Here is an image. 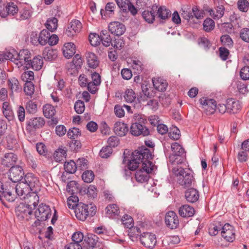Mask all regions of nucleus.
<instances>
[{
  "label": "nucleus",
  "instance_id": "obj_41",
  "mask_svg": "<svg viewBox=\"0 0 249 249\" xmlns=\"http://www.w3.org/2000/svg\"><path fill=\"white\" fill-rule=\"evenodd\" d=\"M82 65V60L81 56L79 54H77L73 58L72 62L68 64L67 67L68 69L71 68V69H74L76 70H77L81 68Z\"/></svg>",
  "mask_w": 249,
  "mask_h": 249
},
{
  "label": "nucleus",
  "instance_id": "obj_12",
  "mask_svg": "<svg viewBox=\"0 0 249 249\" xmlns=\"http://www.w3.org/2000/svg\"><path fill=\"white\" fill-rule=\"evenodd\" d=\"M204 11L209 14V15L214 19H220L224 15L225 7L222 5H219L215 7L213 9L208 6L203 7Z\"/></svg>",
  "mask_w": 249,
  "mask_h": 249
},
{
  "label": "nucleus",
  "instance_id": "obj_27",
  "mask_svg": "<svg viewBox=\"0 0 249 249\" xmlns=\"http://www.w3.org/2000/svg\"><path fill=\"white\" fill-rule=\"evenodd\" d=\"M122 224L126 228H128L131 231H135L140 233V229L138 227H134V221L132 217L127 214L124 215L122 218Z\"/></svg>",
  "mask_w": 249,
  "mask_h": 249
},
{
  "label": "nucleus",
  "instance_id": "obj_54",
  "mask_svg": "<svg viewBox=\"0 0 249 249\" xmlns=\"http://www.w3.org/2000/svg\"><path fill=\"white\" fill-rule=\"evenodd\" d=\"M78 202V198L76 196H71L67 200V205L69 208L74 209L75 207H77V205L79 204L77 203Z\"/></svg>",
  "mask_w": 249,
  "mask_h": 249
},
{
  "label": "nucleus",
  "instance_id": "obj_20",
  "mask_svg": "<svg viewBox=\"0 0 249 249\" xmlns=\"http://www.w3.org/2000/svg\"><path fill=\"white\" fill-rule=\"evenodd\" d=\"M84 241L87 245V249H93L94 248L99 247L102 243L99 238L96 235L93 234H88L85 238Z\"/></svg>",
  "mask_w": 249,
  "mask_h": 249
},
{
  "label": "nucleus",
  "instance_id": "obj_53",
  "mask_svg": "<svg viewBox=\"0 0 249 249\" xmlns=\"http://www.w3.org/2000/svg\"><path fill=\"white\" fill-rule=\"evenodd\" d=\"M67 135L69 138L74 140L81 135V132L78 128L73 127L68 130Z\"/></svg>",
  "mask_w": 249,
  "mask_h": 249
},
{
  "label": "nucleus",
  "instance_id": "obj_32",
  "mask_svg": "<svg viewBox=\"0 0 249 249\" xmlns=\"http://www.w3.org/2000/svg\"><path fill=\"white\" fill-rule=\"evenodd\" d=\"M67 148L62 146L56 149L53 154V157L57 162L61 161L67 157Z\"/></svg>",
  "mask_w": 249,
  "mask_h": 249
},
{
  "label": "nucleus",
  "instance_id": "obj_23",
  "mask_svg": "<svg viewBox=\"0 0 249 249\" xmlns=\"http://www.w3.org/2000/svg\"><path fill=\"white\" fill-rule=\"evenodd\" d=\"M158 6L156 5H153L151 8L144 10L142 13V16L144 20L149 23H153L155 20V12L157 11Z\"/></svg>",
  "mask_w": 249,
  "mask_h": 249
},
{
  "label": "nucleus",
  "instance_id": "obj_10",
  "mask_svg": "<svg viewBox=\"0 0 249 249\" xmlns=\"http://www.w3.org/2000/svg\"><path fill=\"white\" fill-rule=\"evenodd\" d=\"M130 133L135 136L142 135L146 136L149 134V130L145 125L135 122L131 124L130 128Z\"/></svg>",
  "mask_w": 249,
  "mask_h": 249
},
{
  "label": "nucleus",
  "instance_id": "obj_18",
  "mask_svg": "<svg viewBox=\"0 0 249 249\" xmlns=\"http://www.w3.org/2000/svg\"><path fill=\"white\" fill-rule=\"evenodd\" d=\"M70 25L65 32L67 36L70 37H72L79 33L82 28V23L77 19L71 20Z\"/></svg>",
  "mask_w": 249,
  "mask_h": 249
},
{
  "label": "nucleus",
  "instance_id": "obj_21",
  "mask_svg": "<svg viewBox=\"0 0 249 249\" xmlns=\"http://www.w3.org/2000/svg\"><path fill=\"white\" fill-rule=\"evenodd\" d=\"M108 29L112 34L117 36H120L124 33L125 27L123 23L114 21L110 23L108 25Z\"/></svg>",
  "mask_w": 249,
  "mask_h": 249
},
{
  "label": "nucleus",
  "instance_id": "obj_31",
  "mask_svg": "<svg viewBox=\"0 0 249 249\" xmlns=\"http://www.w3.org/2000/svg\"><path fill=\"white\" fill-rule=\"evenodd\" d=\"M178 213L182 217H191L194 215L195 210L192 207L188 205H184L179 208Z\"/></svg>",
  "mask_w": 249,
  "mask_h": 249
},
{
  "label": "nucleus",
  "instance_id": "obj_24",
  "mask_svg": "<svg viewBox=\"0 0 249 249\" xmlns=\"http://www.w3.org/2000/svg\"><path fill=\"white\" fill-rule=\"evenodd\" d=\"M18 160L17 156L13 153H6L4 157L1 159V162L2 165L6 167H10L16 163Z\"/></svg>",
  "mask_w": 249,
  "mask_h": 249
},
{
  "label": "nucleus",
  "instance_id": "obj_63",
  "mask_svg": "<svg viewBox=\"0 0 249 249\" xmlns=\"http://www.w3.org/2000/svg\"><path fill=\"white\" fill-rule=\"evenodd\" d=\"M21 77L25 82L31 81L34 79V74L32 71H27L22 74Z\"/></svg>",
  "mask_w": 249,
  "mask_h": 249
},
{
  "label": "nucleus",
  "instance_id": "obj_40",
  "mask_svg": "<svg viewBox=\"0 0 249 249\" xmlns=\"http://www.w3.org/2000/svg\"><path fill=\"white\" fill-rule=\"evenodd\" d=\"M101 41L105 47H108L111 44L112 42V38H111L109 32L107 30L102 31L101 34Z\"/></svg>",
  "mask_w": 249,
  "mask_h": 249
},
{
  "label": "nucleus",
  "instance_id": "obj_55",
  "mask_svg": "<svg viewBox=\"0 0 249 249\" xmlns=\"http://www.w3.org/2000/svg\"><path fill=\"white\" fill-rule=\"evenodd\" d=\"M6 10L9 15L13 16L18 12V6L13 2L8 3L6 6Z\"/></svg>",
  "mask_w": 249,
  "mask_h": 249
},
{
  "label": "nucleus",
  "instance_id": "obj_26",
  "mask_svg": "<svg viewBox=\"0 0 249 249\" xmlns=\"http://www.w3.org/2000/svg\"><path fill=\"white\" fill-rule=\"evenodd\" d=\"M228 112L230 113H236L241 108V105L239 101L230 98L227 99Z\"/></svg>",
  "mask_w": 249,
  "mask_h": 249
},
{
  "label": "nucleus",
  "instance_id": "obj_11",
  "mask_svg": "<svg viewBox=\"0 0 249 249\" xmlns=\"http://www.w3.org/2000/svg\"><path fill=\"white\" fill-rule=\"evenodd\" d=\"M202 108L207 115L213 114L216 108V101L212 99L201 98L199 100Z\"/></svg>",
  "mask_w": 249,
  "mask_h": 249
},
{
  "label": "nucleus",
  "instance_id": "obj_17",
  "mask_svg": "<svg viewBox=\"0 0 249 249\" xmlns=\"http://www.w3.org/2000/svg\"><path fill=\"white\" fill-rule=\"evenodd\" d=\"M222 236L228 242H232L235 239V231L233 227L229 224L222 226Z\"/></svg>",
  "mask_w": 249,
  "mask_h": 249
},
{
  "label": "nucleus",
  "instance_id": "obj_22",
  "mask_svg": "<svg viewBox=\"0 0 249 249\" xmlns=\"http://www.w3.org/2000/svg\"><path fill=\"white\" fill-rule=\"evenodd\" d=\"M43 64L42 57L39 55L36 56L32 60L30 59L29 62L26 63L27 69L32 68L35 71H38L41 69Z\"/></svg>",
  "mask_w": 249,
  "mask_h": 249
},
{
  "label": "nucleus",
  "instance_id": "obj_44",
  "mask_svg": "<svg viewBox=\"0 0 249 249\" xmlns=\"http://www.w3.org/2000/svg\"><path fill=\"white\" fill-rule=\"evenodd\" d=\"M116 6L114 3L108 2L106 6L105 10L101 9V14L102 15L104 14L105 16H110L114 14V9Z\"/></svg>",
  "mask_w": 249,
  "mask_h": 249
},
{
  "label": "nucleus",
  "instance_id": "obj_42",
  "mask_svg": "<svg viewBox=\"0 0 249 249\" xmlns=\"http://www.w3.org/2000/svg\"><path fill=\"white\" fill-rule=\"evenodd\" d=\"M223 224L220 222H215L210 224L209 228V233L212 236L217 234L220 230H222Z\"/></svg>",
  "mask_w": 249,
  "mask_h": 249
},
{
  "label": "nucleus",
  "instance_id": "obj_46",
  "mask_svg": "<svg viewBox=\"0 0 249 249\" xmlns=\"http://www.w3.org/2000/svg\"><path fill=\"white\" fill-rule=\"evenodd\" d=\"M49 32L47 30H43L38 34L39 44L41 46L45 45L48 41Z\"/></svg>",
  "mask_w": 249,
  "mask_h": 249
},
{
  "label": "nucleus",
  "instance_id": "obj_57",
  "mask_svg": "<svg viewBox=\"0 0 249 249\" xmlns=\"http://www.w3.org/2000/svg\"><path fill=\"white\" fill-rule=\"evenodd\" d=\"M112 153V149L110 146H107L103 147L100 152V156L102 158H107Z\"/></svg>",
  "mask_w": 249,
  "mask_h": 249
},
{
  "label": "nucleus",
  "instance_id": "obj_56",
  "mask_svg": "<svg viewBox=\"0 0 249 249\" xmlns=\"http://www.w3.org/2000/svg\"><path fill=\"white\" fill-rule=\"evenodd\" d=\"M24 90L28 95H32L35 91L34 85L31 81H27L24 87Z\"/></svg>",
  "mask_w": 249,
  "mask_h": 249
},
{
  "label": "nucleus",
  "instance_id": "obj_30",
  "mask_svg": "<svg viewBox=\"0 0 249 249\" xmlns=\"http://www.w3.org/2000/svg\"><path fill=\"white\" fill-rule=\"evenodd\" d=\"M152 83L156 89L159 91L166 90L167 83L164 79L160 77H154L152 79Z\"/></svg>",
  "mask_w": 249,
  "mask_h": 249
},
{
  "label": "nucleus",
  "instance_id": "obj_2",
  "mask_svg": "<svg viewBox=\"0 0 249 249\" xmlns=\"http://www.w3.org/2000/svg\"><path fill=\"white\" fill-rule=\"evenodd\" d=\"M172 172L177 177L179 184L183 187H188L194 184V178L189 169L175 165L172 168Z\"/></svg>",
  "mask_w": 249,
  "mask_h": 249
},
{
  "label": "nucleus",
  "instance_id": "obj_33",
  "mask_svg": "<svg viewBox=\"0 0 249 249\" xmlns=\"http://www.w3.org/2000/svg\"><path fill=\"white\" fill-rule=\"evenodd\" d=\"M87 63L89 66L92 68H96L99 65V61L95 54L91 52H87L86 53Z\"/></svg>",
  "mask_w": 249,
  "mask_h": 249
},
{
  "label": "nucleus",
  "instance_id": "obj_47",
  "mask_svg": "<svg viewBox=\"0 0 249 249\" xmlns=\"http://www.w3.org/2000/svg\"><path fill=\"white\" fill-rule=\"evenodd\" d=\"M203 26L204 30L206 32H209L214 28L215 23L212 18H207L204 20Z\"/></svg>",
  "mask_w": 249,
  "mask_h": 249
},
{
  "label": "nucleus",
  "instance_id": "obj_28",
  "mask_svg": "<svg viewBox=\"0 0 249 249\" xmlns=\"http://www.w3.org/2000/svg\"><path fill=\"white\" fill-rule=\"evenodd\" d=\"M185 197L188 202L194 203L198 200L199 195L196 189L190 188L186 191Z\"/></svg>",
  "mask_w": 249,
  "mask_h": 249
},
{
  "label": "nucleus",
  "instance_id": "obj_64",
  "mask_svg": "<svg viewBox=\"0 0 249 249\" xmlns=\"http://www.w3.org/2000/svg\"><path fill=\"white\" fill-rule=\"evenodd\" d=\"M240 36L243 40L249 42V28H245L241 30Z\"/></svg>",
  "mask_w": 249,
  "mask_h": 249
},
{
  "label": "nucleus",
  "instance_id": "obj_14",
  "mask_svg": "<svg viewBox=\"0 0 249 249\" xmlns=\"http://www.w3.org/2000/svg\"><path fill=\"white\" fill-rule=\"evenodd\" d=\"M166 226L171 229H176L179 225V220L177 214L174 211L167 212L165 216Z\"/></svg>",
  "mask_w": 249,
  "mask_h": 249
},
{
  "label": "nucleus",
  "instance_id": "obj_62",
  "mask_svg": "<svg viewBox=\"0 0 249 249\" xmlns=\"http://www.w3.org/2000/svg\"><path fill=\"white\" fill-rule=\"evenodd\" d=\"M132 67L137 71V73H140L143 69V65L139 60H134L132 64Z\"/></svg>",
  "mask_w": 249,
  "mask_h": 249
},
{
  "label": "nucleus",
  "instance_id": "obj_60",
  "mask_svg": "<svg viewBox=\"0 0 249 249\" xmlns=\"http://www.w3.org/2000/svg\"><path fill=\"white\" fill-rule=\"evenodd\" d=\"M85 104L84 102L81 100L76 101L74 105V109L77 113L81 114L85 110Z\"/></svg>",
  "mask_w": 249,
  "mask_h": 249
},
{
  "label": "nucleus",
  "instance_id": "obj_4",
  "mask_svg": "<svg viewBox=\"0 0 249 249\" xmlns=\"http://www.w3.org/2000/svg\"><path fill=\"white\" fill-rule=\"evenodd\" d=\"M152 154L150 150L147 148L142 149L140 150H135L132 154L131 159L128 165L129 170H135L144 161L152 159Z\"/></svg>",
  "mask_w": 249,
  "mask_h": 249
},
{
  "label": "nucleus",
  "instance_id": "obj_16",
  "mask_svg": "<svg viewBox=\"0 0 249 249\" xmlns=\"http://www.w3.org/2000/svg\"><path fill=\"white\" fill-rule=\"evenodd\" d=\"M75 213L77 219L81 221H85L89 215V205L79 203L77 205V207L75 208Z\"/></svg>",
  "mask_w": 249,
  "mask_h": 249
},
{
  "label": "nucleus",
  "instance_id": "obj_8",
  "mask_svg": "<svg viewBox=\"0 0 249 249\" xmlns=\"http://www.w3.org/2000/svg\"><path fill=\"white\" fill-rule=\"evenodd\" d=\"M24 175V172L21 167L19 166H12L9 172V178L10 181H7L5 183L4 185L7 183H11L13 185L15 183L18 181H21V179Z\"/></svg>",
  "mask_w": 249,
  "mask_h": 249
},
{
  "label": "nucleus",
  "instance_id": "obj_19",
  "mask_svg": "<svg viewBox=\"0 0 249 249\" xmlns=\"http://www.w3.org/2000/svg\"><path fill=\"white\" fill-rule=\"evenodd\" d=\"M44 124V119L42 117L32 118L27 122V130L32 131L34 129L41 128Z\"/></svg>",
  "mask_w": 249,
  "mask_h": 249
},
{
  "label": "nucleus",
  "instance_id": "obj_50",
  "mask_svg": "<svg viewBox=\"0 0 249 249\" xmlns=\"http://www.w3.org/2000/svg\"><path fill=\"white\" fill-rule=\"evenodd\" d=\"M89 41L90 44L93 46H96L100 44L101 42V36L95 33H91L89 35Z\"/></svg>",
  "mask_w": 249,
  "mask_h": 249
},
{
  "label": "nucleus",
  "instance_id": "obj_49",
  "mask_svg": "<svg viewBox=\"0 0 249 249\" xmlns=\"http://www.w3.org/2000/svg\"><path fill=\"white\" fill-rule=\"evenodd\" d=\"M76 164L73 160H71L70 161L66 162L64 164V169L65 171L69 173H74L76 172Z\"/></svg>",
  "mask_w": 249,
  "mask_h": 249
},
{
  "label": "nucleus",
  "instance_id": "obj_29",
  "mask_svg": "<svg viewBox=\"0 0 249 249\" xmlns=\"http://www.w3.org/2000/svg\"><path fill=\"white\" fill-rule=\"evenodd\" d=\"M64 56L67 58L72 57L76 52L75 45L72 42L65 43L62 49Z\"/></svg>",
  "mask_w": 249,
  "mask_h": 249
},
{
  "label": "nucleus",
  "instance_id": "obj_35",
  "mask_svg": "<svg viewBox=\"0 0 249 249\" xmlns=\"http://www.w3.org/2000/svg\"><path fill=\"white\" fill-rule=\"evenodd\" d=\"M8 86L12 91V94L13 92H18L22 89V87L20 85L18 80L15 77L9 78L8 80Z\"/></svg>",
  "mask_w": 249,
  "mask_h": 249
},
{
  "label": "nucleus",
  "instance_id": "obj_37",
  "mask_svg": "<svg viewBox=\"0 0 249 249\" xmlns=\"http://www.w3.org/2000/svg\"><path fill=\"white\" fill-rule=\"evenodd\" d=\"M43 56L45 60L52 61L57 57V52L56 50L46 48L43 51Z\"/></svg>",
  "mask_w": 249,
  "mask_h": 249
},
{
  "label": "nucleus",
  "instance_id": "obj_52",
  "mask_svg": "<svg viewBox=\"0 0 249 249\" xmlns=\"http://www.w3.org/2000/svg\"><path fill=\"white\" fill-rule=\"evenodd\" d=\"M94 178V175L91 171H85L82 175V178L84 182L87 183H90L93 180Z\"/></svg>",
  "mask_w": 249,
  "mask_h": 249
},
{
  "label": "nucleus",
  "instance_id": "obj_15",
  "mask_svg": "<svg viewBox=\"0 0 249 249\" xmlns=\"http://www.w3.org/2000/svg\"><path fill=\"white\" fill-rule=\"evenodd\" d=\"M119 8L124 12L128 11L133 15L137 13V10L135 6L130 2V0H115Z\"/></svg>",
  "mask_w": 249,
  "mask_h": 249
},
{
  "label": "nucleus",
  "instance_id": "obj_61",
  "mask_svg": "<svg viewBox=\"0 0 249 249\" xmlns=\"http://www.w3.org/2000/svg\"><path fill=\"white\" fill-rule=\"evenodd\" d=\"M111 45L117 49H121L124 46V42L122 38L118 37L112 41Z\"/></svg>",
  "mask_w": 249,
  "mask_h": 249
},
{
  "label": "nucleus",
  "instance_id": "obj_39",
  "mask_svg": "<svg viewBox=\"0 0 249 249\" xmlns=\"http://www.w3.org/2000/svg\"><path fill=\"white\" fill-rule=\"evenodd\" d=\"M2 112L4 116L9 120H12L14 113L9 103L5 102L2 105Z\"/></svg>",
  "mask_w": 249,
  "mask_h": 249
},
{
  "label": "nucleus",
  "instance_id": "obj_45",
  "mask_svg": "<svg viewBox=\"0 0 249 249\" xmlns=\"http://www.w3.org/2000/svg\"><path fill=\"white\" fill-rule=\"evenodd\" d=\"M45 25L47 29L53 32L57 28L58 20L55 18H50L47 20Z\"/></svg>",
  "mask_w": 249,
  "mask_h": 249
},
{
  "label": "nucleus",
  "instance_id": "obj_36",
  "mask_svg": "<svg viewBox=\"0 0 249 249\" xmlns=\"http://www.w3.org/2000/svg\"><path fill=\"white\" fill-rule=\"evenodd\" d=\"M42 110L43 115L47 118H52L56 113L55 107L49 104L44 105Z\"/></svg>",
  "mask_w": 249,
  "mask_h": 249
},
{
  "label": "nucleus",
  "instance_id": "obj_7",
  "mask_svg": "<svg viewBox=\"0 0 249 249\" xmlns=\"http://www.w3.org/2000/svg\"><path fill=\"white\" fill-rule=\"evenodd\" d=\"M154 168V165L150 160H144L142 163L141 168L136 172L135 178L137 181L143 183L149 179V174Z\"/></svg>",
  "mask_w": 249,
  "mask_h": 249
},
{
  "label": "nucleus",
  "instance_id": "obj_43",
  "mask_svg": "<svg viewBox=\"0 0 249 249\" xmlns=\"http://www.w3.org/2000/svg\"><path fill=\"white\" fill-rule=\"evenodd\" d=\"M124 98L126 102L131 103L136 100V95L132 89H128L124 92Z\"/></svg>",
  "mask_w": 249,
  "mask_h": 249
},
{
  "label": "nucleus",
  "instance_id": "obj_38",
  "mask_svg": "<svg viewBox=\"0 0 249 249\" xmlns=\"http://www.w3.org/2000/svg\"><path fill=\"white\" fill-rule=\"evenodd\" d=\"M157 16L161 19L165 20L170 17L171 11L164 6H160L157 9Z\"/></svg>",
  "mask_w": 249,
  "mask_h": 249
},
{
  "label": "nucleus",
  "instance_id": "obj_51",
  "mask_svg": "<svg viewBox=\"0 0 249 249\" xmlns=\"http://www.w3.org/2000/svg\"><path fill=\"white\" fill-rule=\"evenodd\" d=\"M84 192L89 197L94 198L97 196V190L94 185H89L88 188H85Z\"/></svg>",
  "mask_w": 249,
  "mask_h": 249
},
{
  "label": "nucleus",
  "instance_id": "obj_1",
  "mask_svg": "<svg viewBox=\"0 0 249 249\" xmlns=\"http://www.w3.org/2000/svg\"><path fill=\"white\" fill-rule=\"evenodd\" d=\"M38 190H39L38 178L32 173H28L24 179L16 185L14 184L12 185L11 183L3 185L0 182V200L2 202L5 200L9 202L14 201L16 197V194L14 193L15 191L16 194L22 199L32 196L33 199L38 201V196L35 194Z\"/></svg>",
  "mask_w": 249,
  "mask_h": 249
},
{
  "label": "nucleus",
  "instance_id": "obj_13",
  "mask_svg": "<svg viewBox=\"0 0 249 249\" xmlns=\"http://www.w3.org/2000/svg\"><path fill=\"white\" fill-rule=\"evenodd\" d=\"M51 215V211L50 207L43 204L39 205L38 209L35 212L34 216L39 218L41 221H45Z\"/></svg>",
  "mask_w": 249,
  "mask_h": 249
},
{
  "label": "nucleus",
  "instance_id": "obj_59",
  "mask_svg": "<svg viewBox=\"0 0 249 249\" xmlns=\"http://www.w3.org/2000/svg\"><path fill=\"white\" fill-rule=\"evenodd\" d=\"M180 136V131L177 127H174L170 130L169 136L171 139L177 140L179 139Z\"/></svg>",
  "mask_w": 249,
  "mask_h": 249
},
{
  "label": "nucleus",
  "instance_id": "obj_34",
  "mask_svg": "<svg viewBox=\"0 0 249 249\" xmlns=\"http://www.w3.org/2000/svg\"><path fill=\"white\" fill-rule=\"evenodd\" d=\"M119 213V208L116 204H110L106 207V214L109 218H114L118 216Z\"/></svg>",
  "mask_w": 249,
  "mask_h": 249
},
{
  "label": "nucleus",
  "instance_id": "obj_48",
  "mask_svg": "<svg viewBox=\"0 0 249 249\" xmlns=\"http://www.w3.org/2000/svg\"><path fill=\"white\" fill-rule=\"evenodd\" d=\"M25 107L27 112L30 114H34L37 110V103L33 100H30L27 102Z\"/></svg>",
  "mask_w": 249,
  "mask_h": 249
},
{
  "label": "nucleus",
  "instance_id": "obj_5",
  "mask_svg": "<svg viewBox=\"0 0 249 249\" xmlns=\"http://www.w3.org/2000/svg\"><path fill=\"white\" fill-rule=\"evenodd\" d=\"M30 204L20 203L16 209V214L20 219L29 220L34 216L30 206L33 205L34 207H36L37 205V203L36 201V200H32L33 199L32 196H30Z\"/></svg>",
  "mask_w": 249,
  "mask_h": 249
},
{
  "label": "nucleus",
  "instance_id": "obj_58",
  "mask_svg": "<svg viewBox=\"0 0 249 249\" xmlns=\"http://www.w3.org/2000/svg\"><path fill=\"white\" fill-rule=\"evenodd\" d=\"M237 5L240 11L246 12L249 9V2L247 0H238Z\"/></svg>",
  "mask_w": 249,
  "mask_h": 249
},
{
  "label": "nucleus",
  "instance_id": "obj_9",
  "mask_svg": "<svg viewBox=\"0 0 249 249\" xmlns=\"http://www.w3.org/2000/svg\"><path fill=\"white\" fill-rule=\"evenodd\" d=\"M140 240L144 247L151 249L155 246L157 242L155 235L151 232H143L140 236Z\"/></svg>",
  "mask_w": 249,
  "mask_h": 249
},
{
  "label": "nucleus",
  "instance_id": "obj_6",
  "mask_svg": "<svg viewBox=\"0 0 249 249\" xmlns=\"http://www.w3.org/2000/svg\"><path fill=\"white\" fill-rule=\"evenodd\" d=\"M171 149L172 153L169 156V161L175 165L182 163L185 160L184 149L178 143L175 142L171 144Z\"/></svg>",
  "mask_w": 249,
  "mask_h": 249
},
{
  "label": "nucleus",
  "instance_id": "obj_3",
  "mask_svg": "<svg viewBox=\"0 0 249 249\" xmlns=\"http://www.w3.org/2000/svg\"><path fill=\"white\" fill-rule=\"evenodd\" d=\"M31 53L28 50L23 49L18 53L15 50L6 53V58L13 62L18 68H20L29 62Z\"/></svg>",
  "mask_w": 249,
  "mask_h": 249
},
{
  "label": "nucleus",
  "instance_id": "obj_25",
  "mask_svg": "<svg viewBox=\"0 0 249 249\" xmlns=\"http://www.w3.org/2000/svg\"><path fill=\"white\" fill-rule=\"evenodd\" d=\"M115 133L121 137L125 136L128 131V127L126 124L117 122L115 123L113 127Z\"/></svg>",
  "mask_w": 249,
  "mask_h": 249
}]
</instances>
